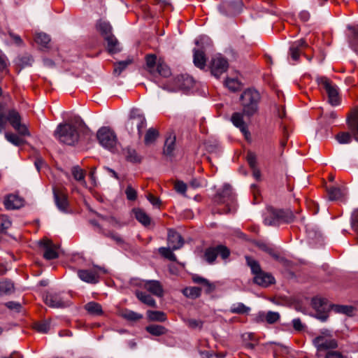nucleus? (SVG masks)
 I'll use <instances>...</instances> for the list:
<instances>
[{
  "instance_id": "nucleus-43",
  "label": "nucleus",
  "mask_w": 358,
  "mask_h": 358,
  "mask_svg": "<svg viewBox=\"0 0 358 358\" xmlns=\"http://www.w3.org/2000/svg\"><path fill=\"white\" fill-rule=\"evenodd\" d=\"M124 155L126 159L131 162H138L141 161L140 157L137 155L135 150L127 148L124 150Z\"/></svg>"
},
{
  "instance_id": "nucleus-20",
  "label": "nucleus",
  "mask_w": 358,
  "mask_h": 358,
  "mask_svg": "<svg viewBox=\"0 0 358 358\" xmlns=\"http://www.w3.org/2000/svg\"><path fill=\"white\" fill-rule=\"evenodd\" d=\"M104 40L106 42V48L109 53L115 54L121 50L119 41L112 34L106 36Z\"/></svg>"
},
{
  "instance_id": "nucleus-34",
  "label": "nucleus",
  "mask_w": 358,
  "mask_h": 358,
  "mask_svg": "<svg viewBox=\"0 0 358 358\" xmlns=\"http://www.w3.org/2000/svg\"><path fill=\"white\" fill-rule=\"evenodd\" d=\"M85 310L93 315H100L102 314L101 306L96 302H90L85 305Z\"/></svg>"
},
{
  "instance_id": "nucleus-7",
  "label": "nucleus",
  "mask_w": 358,
  "mask_h": 358,
  "mask_svg": "<svg viewBox=\"0 0 358 358\" xmlns=\"http://www.w3.org/2000/svg\"><path fill=\"white\" fill-rule=\"evenodd\" d=\"M268 215L264 218L266 225H277L281 223H289L294 220V216L289 210L271 209Z\"/></svg>"
},
{
  "instance_id": "nucleus-33",
  "label": "nucleus",
  "mask_w": 358,
  "mask_h": 358,
  "mask_svg": "<svg viewBox=\"0 0 358 358\" xmlns=\"http://www.w3.org/2000/svg\"><path fill=\"white\" fill-rule=\"evenodd\" d=\"M145 329L150 334L156 336L165 334L167 331L166 329L164 327L157 324L149 325L146 327Z\"/></svg>"
},
{
  "instance_id": "nucleus-4",
  "label": "nucleus",
  "mask_w": 358,
  "mask_h": 358,
  "mask_svg": "<svg viewBox=\"0 0 358 358\" xmlns=\"http://www.w3.org/2000/svg\"><path fill=\"white\" fill-rule=\"evenodd\" d=\"M313 344L317 349V356H320V352L330 351L334 350L338 347V343L336 338L333 336L331 331L328 329H323L320 331L313 340Z\"/></svg>"
},
{
  "instance_id": "nucleus-60",
  "label": "nucleus",
  "mask_w": 358,
  "mask_h": 358,
  "mask_svg": "<svg viewBox=\"0 0 358 358\" xmlns=\"http://www.w3.org/2000/svg\"><path fill=\"white\" fill-rule=\"evenodd\" d=\"M247 161L251 169H255L257 167V156L254 152H248Z\"/></svg>"
},
{
  "instance_id": "nucleus-35",
  "label": "nucleus",
  "mask_w": 358,
  "mask_h": 358,
  "mask_svg": "<svg viewBox=\"0 0 358 358\" xmlns=\"http://www.w3.org/2000/svg\"><path fill=\"white\" fill-rule=\"evenodd\" d=\"M331 309L337 313H343L346 315H352L354 308L351 306L333 305Z\"/></svg>"
},
{
  "instance_id": "nucleus-21",
  "label": "nucleus",
  "mask_w": 358,
  "mask_h": 358,
  "mask_svg": "<svg viewBox=\"0 0 358 358\" xmlns=\"http://www.w3.org/2000/svg\"><path fill=\"white\" fill-rule=\"evenodd\" d=\"M176 145V135L170 132L166 137V141L164 146V154L166 156H172L175 150Z\"/></svg>"
},
{
  "instance_id": "nucleus-14",
  "label": "nucleus",
  "mask_w": 358,
  "mask_h": 358,
  "mask_svg": "<svg viewBox=\"0 0 358 358\" xmlns=\"http://www.w3.org/2000/svg\"><path fill=\"white\" fill-rule=\"evenodd\" d=\"M183 240L177 231L170 229L168 233V245L172 250H178L183 245Z\"/></svg>"
},
{
  "instance_id": "nucleus-3",
  "label": "nucleus",
  "mask_w": 358,
  "mask_h": 358,
  "mask_svg": "<svg viewBox=\"0 0 358 358\" xmlns=\"http://www.w3.org/2000/svg\"><path fill=\"white\" fill-rule=\"evenodd\" d=\"M145 69L152 75L159 74L167 78L171 75L170 68L162 58H157L155 54H148L145 57Z\"/></svg>"
},
{
  "instance_id": "nucleus-62",
  "label": "nucleus",
  "mask_w": 358,
  "mask_h": 358,
  "mask_svg": "<svg viewBox=\"0 0 358 358\" xmlns=\"http://www.w3.org/2000/svg\"><path fill=\"white\" fill-rule=\"evenodd\" d=\"M174 187L176 191L180 194H185L187 190V185L182 181L176 182Z\"/></svg>"
},
{
  "instance_id": "nucleus-13",
  "label": "nucleus",
  "mask_w": 358,
  "mask_h": 358,
  "mask_svg": "<svg viewBox=\"0 0 358 358\" xmlns=\"http://www.w3.org/2000/svg\"><path fill=\"white\" fill-rule=\"evenodd\" d=\"M3 203L7 210H16L23 206L24 201L17 195L10 194L5 197Z\"/></svg>"
},
{
  "instance_id": "nucleus-53",
  "label": "nucleus",
  "mask_w": 358,
  "mask_h": 358,
  "mask_svg": "<svg viewBox=\"0 0 358 358\" xmlns=\"http://www.w3.org/2000/svg\"><path fill=\"white\" fill-rule=\"evenodd\" d=\"M172 249L171 248H160L159 249V251L160 252V254L164 257L165 258L171 260V261H173V262H176V255L173 254V252H172Z\"/></svg>"
},
{
  "instance_id": "nucleus-18",
  "label": "nucleus",
  "mask_w": 358,
  "mask_h": 358,
  "mask_svg": "<svg viewBox=\"0 0 358 358\" xmlns=\"http://www.w3.org/2000/svg\"><path fill=\"white\" fill-rule=\"evenodd\" d=\"M241 6V2L227 1L222 3L220 9L223 13L233 15L236 13Z\"/></svg>"
},
{
  "instance_id": "nucleus-50",
  "label": "nucleus",
  "mask_w": 358,
  "mask_h": 358,
  "mask_svg": "<svg viewBox=\"0 0 358 358\" xmlns=\"http://www.w3.org/2000/svg\"><path fill=\"white\" fill-rule=\"evenodd\" d=\"M328 194L329 198L331 201L338 200L341 199L343 195L342 189L336 187L330 188L329 189Z\"/></svg>"
},
{
  "instance_id": "nucleus-61",
  "label": "nucleus",
  "mask_w": 358,
  "mask_h": 358,
  "mask_svg": "<svg viewBox=\"0 0 358 358\" xmlns=\"http://www.w3.org/2000/svg\"><path fill=\"white\" fill-rule=\"evenodd\" d=\"M217 255H220L222 259H227L230 254V252L227 248L223 245L217 246Z\"/></svg>"
},
{
  "instance_id": "nucleus-8",
  "label": "nucleus",
  "mask_w": 358,
  "mask_h": 358,
  "mask_svg": "<svg viewBox=\"0 0 358 358\" xmlns=\"http://www.w3.org/2000/svg\"><path fill=\"white\" fill-rule=\"evenodd\" d=\"M131 284L134 286H138L145 289L152 294L162 296L163 295V289L160 282L157 280H144L141 279H132Z\"/></svg>"
},
{
  "instance_id": "nucleus-55",
  "label": "nucleus",
  "mask_w": 358,
  "mask_h": 358,
  "mask_svg": "<svg viewBox=\"0 0 358 358\" xmlns=\"http://www.w3.org/2000/svg\"><path fill=\"white\" fill-rule=\"evenodd\" d=\"M185 324L187 325L188 327L195 329H201L203 326V322L201 320H196V319H186L185 320Z\"/></svg>"
},
{
  "instance_id": "nucleus-32",
  "label": "nucleus",
  "mask_w": 358,
  "mask_h": 358,
  "mask_svg": "<svg viewBox=\"0 0 358 358\" xmlns=\"http://www.w3.org/2000/svg\"><path fill=\"white\" fill-rule=\"evenodd\" d=\"M133 63V59L128 58L124 61L117 62L114 64L113 73L116 76H120L121 73L127 69V67Z\"/></svg>"
},
{
  "instance_id": "nucleus-16",
  "label": "nucleus",
  "mask_w": 358,
  "mask_h": 358,
  "mask_svg": "<svg viewBox=\"0 0 358 358\" xmlns=\"http://www.w3.org/2000/svg\"><path fill=\"white\" fill-rule=\"evenodd\" d=\"M55 201L58 209L62 212H66L69 206L67 196L59 190L53 188Z\"/></svg>"
},
{
  "instance_id": "nucleus-30",
  "label": "nucleus",
  "mask_w": 358,
  "mask_h": 358,
  "mask_svg": "<svg viewBox=\"0 0 358 358\" xmlns=\"http://www.w3.org/2000/svg\"><path fill=\"white\" fill-rule=\"evenodd\" d=\"M159 136V133L156 129L152 127L150 128L145 135L144 142L145 145H149L152 144Z\"/></svg>"
},
{
  "instance_id": "nucleus-25",
  "label": "nucleus",
  "mask_w": 358,
  "mask_h": 358,
  "mask_svg": "<svg viewBox=\"0 0 358 358\" xmlns=\"http://www.w3.org/2000/svg\"><path fill=\"white\" fill-rule=\"evenodd\" d=\"M328 95L329 102L332 106H337L340 103V96L338 94V87L334 85L327 92Z\"/></svg>"
},
{
  "instance_id": "nucleus-31",
  "label": "nucleus",
  "mask_w": 358,
  "mask_h": 358,
  "mask_svg": "<svg viewBox=\"0 0 358 358\" xmlns=\"http://www.w3.org/2000/svg\"><path fill=\"white\" fill-rule=\"evenodd\" d=\"M135 217L142 224L147 226L150 223V218L148 215L141 209L134 210Z\"/></svg>"
},
{
  "instance_id": "nucleus-27",
  "label": "nucleus",
  "mask_w": 358,
  "mask_h": 358,
  "mask_svg": "<svg viewBox=\"0 0 358 358\" xmlns=\"http://www.w3.org/2000/svg\"><path fill=\"white\" fill-rule=\"evenodd\" d=\"M135 294L142 303L151 307H156V301L150 295L138 290L136 291Z\"/></svg>"
},
{
  "instance_id": "nucleus-54",
  "label": "nucleus",
  "mask_w": 358,
  "mask_h": 358,
  "mask_svg": "<svg viewBox=\"0 0 358 358\" xmlns=\"http://www.w3.org/2000/svg\"><path fill=\"white\" fill-rule=\"evenodd\" d=\"M11 226V221L4 215H0V231L3 232Z\"/></svg>"
},
{
  "instance_id": "nucleus-22",
  "label": "nucleus",
  "mask_w": 358,
  "mask_h": 358,
  "mask_svg": "<svg viewBox=\"0 0 358 358\" xmlns=\"http://www.w3.org/2000/svg\"><path fill=\"white\" fill-rule=\"evenodd\" d=\"M306 45H307V44H306L305 40H303V39H300V40H298V41L294 42L291 45L290 48H289V52H290L292 58L294 60L297 61L300 56L301 49L303 47H306Z\"/></svg>"
},
{
  "instance_id": "nucleus-40",
  "label": "nucleus",
  "mask_w": 358,
  "mask_h": 358,
  "mask_svg": "<svg viewBox=\"0 0 358 358\" xmlns=\"http://www.w3.org/2000/svg\"><path fill=\"white\" fill-rule=\"evenodd\" d=\"M317 83L318 84L321 90H324L326 92L332 87L334 84L327 77H318L316 79Z\"/></svg>"
},
{
  "instance_id": "nucleus-39",
  "label": "nucleus",
  "mask_w": 358,
  "mask_h": 358,
  "mask_svg": "<svg viewBox=\"0 0 358 358\" xmlns=\"http://www.w3.org/2000/svg\"><path fill=\"white\" fill-rule=\"evenodd\" d=\"M14 290L13 283L9 280L0 282V295L10 294Z\"/></svg>"
},
{
  "instance_id": "nucleus-2",
  "label": "nucleus",
  "mask_w": 358,
  "mask_h": 358,
  "mask_svg": "<svg viewBox=\"0 0 358 358\" xmlns=\"http://www.w3.org/2000/svg\"><path fill=\"white\" fill-rule=\"evenodd\" d=\"M96 139L103 148L112 153L117 152L120 146L116 133L110 127L99 128L96 132Z\"/></svg>"
},
{
  "instance_id": "nucleus-57",
  "label": "nucleus",
  "mask_w": 358,
  "mask_h": 358,
  "mask_svg": "<svg viewBox=\"0 0 358 358\" xmlns=\"http://www.w3.org/2000/svg\"><path fill=\"white\" fill-rule=\"evenodd\" d=\"M352 229L358 234V208L355 209L351 215Z\"/></svg>"
},
{
  "instance_id": "nucleus-26",
  "label": "nucleus",
  "mask_w": 358,
  "mask_h": 358,
  "mask_svg": "<svg viewBox=\"0 0 358 358\" xmlns=\"http://www.w3.org/2000/svg\"><path fill=\"white\" fill-rule=\"evenodd\" d=\"M194 65L203 69L206 66V59L204 53L202 51L194 50Z\"/></svg>"
},
{
  "instance_id": "nucleus-56",
  "label": "nucleus",
  "mask_w": 358,
  "mask_h": 358,
  "mask_svg": "<svg viewBox=\"0 0 358 358\" xmlns=\"http://www.w3.org/2000/svg\"><path fill=\"white\" fill-rule=\"evenodd\" d=\"M336 139L340 143H349L352 140V135L348 132L338 134Z\"/></svg>"
},
{
  "instance_id": "nucleus-49",
  "label": "nucleus",
  "mask_w": 358,
  "mask_h": 358,
  "mask_svg": "<svg viewBox=\"0 0 358 358\" xmlns=\"http://www.w3.org/2000/svg\"><path fill=\"white\" fill-rule=\"evenodd\" d=\"M259 247L261 250L268 253L271 257L275 259H278L280 256L278 252L270 245L266 243H260Z\"/></svg>"
},
{
  "instance_id": "nucleus-52",
  "label": "nucleus",
  "mask_w": 358,
  "mask_h": 358,
  "mask_svg": "<svg viewBox=\"0 0 358 358\" xmlns=\"http://www.w3.org/2000/svg\"><path fill=\"white\" fill-rule=\"evenodd\" d=\"M34 328L40 333H47L50 329V321L44 320L36 323Z\"/></svg>"
},
{
  "instance_id": "nucleus-12",
  "label": "nucleus",
  "mask_w": 358,
  "mask_h": 358,
  "mask_svg": "<svg viewBox=\"0 0 358 358\" xmlns=\"http://www.w3.org/2000/svg\"><path fill=\"white\" fill-rule=\"evenodd\" d=\"M39 244L44 249L43 257L46 259L50 260L58 257L57 246L48 239L40 241Z\"/></svg>"
},
{
  "instance_id": "nucleus-64",
  "label": "nucleus",
  "mask_w": 358,
  "mask_h": 358,
  "mask_svg": "<svg viewBox=\"0 0 358 358\" xmlns=\"http://www.w3.org/2000/svg\"><path fill=\"white\" fill-rule=\"evenodd\" d=\"M324 358H343V356L340 352L331 350L326 353Z\"/></svg>"
},
{
  "instance_id": "nucleus-28",
  "label": "nucleus",
  "mask_w": 358,
  "mask_h": 358,
  "mask_svg": "<svg viewBox=\"0 0 358 358\" xmlns=\"http://www.w3.org/2000/svg\"><path fill=\"white\" fill-rule=\"evenodd\" d=\"M16 64L21 68L31 66L34 63L33 57L29 54H23L17 57Z\"/></svg>"
},
{
  "instance_id": "nucleus-63",
  "label": "nucleus",
  "mask_w": 358,
  "mask_h": 358,
  "mask_svg": "<svg viewBox=\"0 0 358 358\" xmlns=\"http://www.w3.org/2000/svg\"><path fill=\"white\" fill-rule=\"evenodd\" d=\"M350 45L356 52H358V29L354 31L353 36L350 40Z\"/></svg>"
},
{
  "instance_id": "nucleus-15",
  "label": "nucleus",
  "mask_w": 358,
  "mask_h": 358,
  "mask_svg": "<svg viewBox=\"0 0 358 358\" xmlns=\"http://www.w3.org/2000/svg\"><path fill=\"white\" fill-rule=\"evenodd\" d=\"M250 113H234L231 122L234 125L240 129L244 134H248L247 124L244 120L245 117H249Z\"/></svg>"
},
{
  "instance_id": "nucleus-59",
  "label": "nucleus",
  "mask_w": 358,
  "mask_h": 358,
  "mask_svg": "<svg viewBox=\"0 0 358 358\" xmlns=\"http://www.w3.org/2000/svg\"><path fill=\"white\" fill-rule=\"evenodd\" d=\"M127 199L129 201H134L137 197V192L131 186L128 185L125 190Z\"/></svg>"
},
{
  "instance_id": "nucleus-38",
  "label": "nucleus",
  "mask_w": 358,
  "mask_h": 358,
  "mask_svg": "<svg viewBox=\"0 0 358 358\" xmlns=\"http://www.w3.org/2000/svg\"><path fill=\"white\" fill-rule=\"evenodd\" d=\"M182 294L187 297L195 299L201 295V288L197 287H186L182 290Z\"/></svg>"
},
{
  "instance_id": "nucleus-5",
  "label": "nucleus",
  "mask_w": 358,
  "mask_h": 358,
  "mask_svg": "<svg viewBox=\"0 0 358 358\" xmlns=\"http://www.w3.org/2000/svg\"><path fill=\"white\" fill-rule=\"evenodd\" d=\"M261 101L260 93L253 88L245 90L240 96L243 112H256Z\"/></svg>"
},
{
  "instance_id": "nucleus-48",
  "label": "nucleus",
  "mask_w": 358,
  "mask_h": 358,
  "mask_svg": "<svg viewBox=\"0 0 358 358\" xmlns=\"http://www.w3.org/2000/svg\"><path fill=\"white\" fill-rule=\"evenodd\" d=\"M245 259L247 264L250 267L252 272L253 273L255 276L256 275V274L262 272L260 266L257 262H256L255 259L250 257H246Z\"/></svg>"
},
{
  "instance_id": "nucleus-23",
  "label": "nucleus",
  "mask_w": 358,
  "mask_h": 358,
  "mask_svg": "<svg viewBox=\"0 0 358 358\" xmlns=\"http://www.w3.org/2000/svg\"><path fill=\"white\" fill-rule=\"evenodd\" d=\"M312 306L317 312L325 313L332 306L327 303V301L322 298L315 297L312 300Z\"/></svg>"
},
{
  "instance_id": "nucleus-51",
  "label": "nucleus",
  "mask_w": 358,
  "mask_h": 358,
  "mask_svg": "<svg viewBox=\"0 0 358 358\" xmlns=\"http://www.w3.org/2000/svg\"><path fill=\"white\" fill-rule=\"evenodd\" d=\"M205 258L208 263H213L217 257V247L208 248L205 252Z\"/></svg>"
},
{
  "instance_id": "nucleus-11",
  "label": "nucleus",
  "mask_w": 358,
  "mask_h": 358,
  "mask_svg": "<svg viewBox=\"0 0 358 358\" xmlns=\"http://www.w3.org/2000/svg\"><path fill=\"white\" fill-rule=\"evenodd\" d=\"M101 272L105 273L101 268H94L90 270H79L78 275L80 279L85 282L95 284L98 282Z\"/></svg>"
},
{
  "instance_id": "nucleus-58",
  "label": "nucleus",
  "mask_w": 358,
  "mask_h": 358,
  "mask_svg": "<svg viewBox=\"0 0 358 358\" xmlns=\"http://www.w3.org/2000/svg\"><path fill=\"white\" fill-rule=\"evenodd\" d=\"M280 319V315L277 312L268 311L266 313V322L273 324Z\"/></svg>"
},
{
  "instance_id": "nucleus-46",
  "label": "nucleus",
  "mask_w": 358,
  "mask_h": 358,
  "mask_svg": "<svg viewBox=\"0 0 358 358\" xmlns=\"http://www.w3.org/2000/svg\"><path fill=\"white\" fill-rule=\"evenodd\" d=\"M250 308L245 306L242 303H237L233 304L230 308V311L232 313L243 314L248 313L250 310Z\"/></svg>"
},
{
  "instance_id": "nucleus-45",
  "label": "nucleus",
  "mask_w": 358,
  "mask_h": 358,
  "mask_svg": "<svg viewBox=\"0 0 358 358\" xmlns=\"http://www.w3.org/2000/svg\"><path fill=\"white\" fill-rule=\"evenodd\" d=\"M35 41L42 47H47L50 41V36L45 33H38L35 36Z\"/></svg>"
},
{
  "instance_id": "nucleus-41",
  "label": "nucleus",
  "mask_w": 358,
  "mask_h": 358,
  "mask_svg": "<svg viewBox=\"0 0 358 358\" xmlns=\"http://www.w3.org/2000/svg\"><path fill=\"white\" fill-rule=\"evenodd\" d=\"M97 29L104 38L106 36L111 34L112 27L110 24L106 21L100 20L97 24Z\"/></svg>"
},
{
  "instance_id": "nucleus-44",
  "label": "nucleus",
  "mask_w": 358,
  "mask_h": 358,
  "mask_svg": "<svg viewBox=\"0 0 358 358\" xmlns=\"http://www.w3.org/2000/svg\"><path fill=\"white\" fill-rule=\"evenodd\" d=\"M5 138L8 142L16 146L21 145L24 143L21 137L14 134L7 132L5 134Z\"/></svg>"
},
{
  "instance_id": "nucleus-6",
  "label": "nucleus",
  "mask_w": 358,
  "mask_h": 358,
  "mask_svg": "<svg viewBox=\"0 0 358 358\" xmlns=\"http://www.w3.org/2000/svg\"><path fill=\"white\" fill-rule=\"evenodd\" d=\"M7 121L11 126L24 136H29L30 133L25 124L21 123V119L19 113H0V133L5 129Z\"/></svg>"
},
{
  "instance_id": "nucleus-17",
  "label": "nucleus",
  "mask_w": 358,
  "mask_h": 358,
  "mask_svg": "<svg viewBox=\"0 0 358 358\" xmlns=\"http://www.w3.org/2000/svg\"><path fill=\"white\" fill-rule=\"evenodd\" d=\"M346 121L352 135L358 142V113H349Z\"/></svg>"
},
{
  "instance_id": "nucleus-10",
  "label": "nucleus",
  "mask_w": 358,
  "mask_h": 358,
  "mask_svg": "<svg viewBox=\"0 0 358 358\" xmlns=\"http://www.w3.org/2000/svg\"><path fill=\"white\" fill-rule=\"evenodd\" d=\"M229 67L227 60L220 55L215 56L210 63L211 73L216 78H219L227 71Z\"/></svg>"
},
{
  "instance_id": "nucleus-47",
  "label": "nucleus",
  "mask_w": 358,
  "mask_h": 358,
  "mask_svg": "<svg viewBox=\"0 0 358 358\" xmlns=\"http://www.w3.org/2000/svg\"><path fill=\"white\" fill-rule=\"evenodd\" d=\"M224 85L231 92H236L241 88V83L236 78H227Z\"/></svg>"
},
{
  "instance_id": "nucleus-29",
  "label": "nucleus",
  "mask_w": 358,
  "mask_h": 358,
  "mask_svg": "<svg viewBox=\"0 0 358 358\" xmlns=\"http://www.w3.org/2000/svg\"><path fill=\"white\" fill-rule=\"evenodd\" d=\"M147 317L150 321L164 322L166 320V315L162 311L148 310Z\"/></svg>"
},
{
  "instance_id": "nucleus-9",
  "label": "nucleus",
  "mask_w": 358,
  "mask_h": 358,
  "mask_svg": "<svg viewBox=\"0 0 358 358\" xmlns=\"http://www.w3.org/2000/svg\"><path fill=\"white\" fill-rule=\"evenodd\" d=\"M43 299L46 305L54 308H63L71 304L68 297L60 294L48 293L43 296Z\"/></svg>"
},
{
  "instance_id": "nucleus-24",
  "label": "nucleus",
  "mask_w": 358,
  "mask_h": 358,
  "mask_svg": "<svg viewBox=\"0 0 358 358\" xmlns=\"http://www.w3.org/2000/svg\"><path fill=\"white\" fill-rule=\"evenodd\" d=\"M192 280L194 283L201 285L206 293H210L215 289V285L213 283L197 275H193Z\"/></svg>"
},
{
  "instance_id": "nucleus-1",
  "label": "nucleus",
  "mask_w": 358,
  "mask_h": 358,
  "mask_svg": "<svg viewBox=\"0 0 358 358\" xmlns=\"http://www.w3.org/2000/svg\"><path fill=\"white\" fill-rule=\"evenodd\" d=\"M88 131V128L80 117H75L64 123H60L55 131V137L61 143L68 145L77 144L81 136Z\"/></svg>"
},
{
  "instance_id": "nucleus-42",
  "label": "nucleus",
  "mask_w": 358,
  "mask_h": 358,
  "mask_svg": "<svg viewBox=\"0 0 358 358\" xmlns=\"http://www.w3.org/2000/svg\"><path fill=\"white\" fill-rule=\"evenodd\" d=\"M71 173L75 180L80 182L83 185L86 184L85 180V172L82 169L78 166H73L71 169Z\"/></svg>"
},
{
  "instance_id": "nucleus-36",
  "label": "nucleus",
  "mask_w": 358,
  "mask_h": 358,
  "mask_svg": "<svg viewBox=\"0 0 358 358\" xmlns=\"http://www.w3.org/2000/svg\"><path fill=\"white\" fill-rule=\"evenodd\" d=\"M120 315L122 317L129 321H137L143 317L141 314L128 309L123 310Z\"/></svg>"
},
{
  "instance_id": "nucleus-37",
  "label": "nucleus",
  "mask_w": 358,
  "mask_h": 358,
  "mask_svg": "<svg viewBox=\"0 0 358 358\" xmlns=\"http://www.w3.org/2000/svg\"><path fill=\"white\" fill-rule=\"evenodd\" d=\"M131 119L133 120L132 124H134L135 122V124H136V127L138 130V134L139 135H141L142 133V130L146 127V120L145 117L142 115L138 114L136 116H133Z\"/></svg>"
},
{
  "instance_id": "nucleus-19",
  "label": "nucleus",
  "mask_w": 358,
  "mask_h": 358,
  "mask_svg": "<svg viewBox=\"0 0 358 358\" xmlns=\"http://www.w3.org/2000/svg\"><path fill=\"white\" fill-rule=\"evenodd\" d=\"M254 282L260 286L268 287L274 282V278L271 274L262 271L256 274Z\"/></svg>"
}]
</instances>
